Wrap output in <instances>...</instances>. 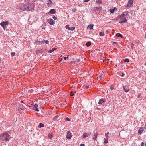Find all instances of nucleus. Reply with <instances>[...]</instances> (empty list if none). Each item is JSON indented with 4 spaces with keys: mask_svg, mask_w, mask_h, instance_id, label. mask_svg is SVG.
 <instances>
[{
    "mask_svg": "<svg viewBox=\"0 0 146 146\" xmlns=\"http://www.w3.org/2000/svg\"><path fill=\"white\" fill-rule=\"evenodd\" d=\"M34 7V5L33 4L29 3L23 5L20 8V10L22 11L25 10L31 11Z\"/></svg>",
    "mask_w": 146,
    "mask_h": 146,
    "instance_id": "1",
    "label": "nucleus"
},
{
    "mask_svg": "<svg viewBox=\"0 0 146 146\" xmlns=\"http://www.w3.org/2000/svg\"><path fill=\"white\" fill-rule=\"evenodd\" d=\"M10 137V135L7 133H4L0 135V140L2 141L6 142L9 140Z\"/></svg>",
    "mask_w": 146,
    "mask_h": 146,
    "instance_id": "2",
    "label": "nucleus"
},
{
    "mask_svg": "<svg viewBox=\"0 0 146 146\" xmlns=\"http://www.w3.org/2000/svg\"><path fill=\"white\" fill-rule=\"evenodd\" d=\"M133 0H129L127 4L125 6L126 8L129 9L131 7L133 6Z\"/></svg>",
    "mask_w": 146,
    "mask_h": 146,
    "instance_id": "3",
    "label": "nucleus"
},
{
    "mask_svg": "<svg viewBox=\"0 0 146 146\" xmlns=\"http://www.w3.org/2000/svg\"><path fill=\"white\" fill-rule=\"evenodd\" d=\"M120 17V20L119 22V23H120L121 24L124 23H126L127 22V20L125 17Z\"/></svg>",
    "mask_w": 146,
    "mask_h": 146,
    "instance_id": "4",
    "label": "nucleus"
},
{
    "mask_svg": "<svg viewBox=\"0 0 146 146\" xmlns=\"http://www.w3.org/2000/svg\"><path fill=\"white\" fill-rule=\"evenodd\" d=\"M8 24V21H5V22H2L0 23V25L1 26L3 27V28H4L5 27V26L7 25Z\"/></svg>",
    "mask_w": 146,
    "mask_h": 146,
    "instance_id": "5",
    "label": "nucleus"
},
{
    "mask_svg": "<svg viewBox=\"0 0 146 146\" xmlns=\"http://www.w3.org/2000/svg\"><path fill=\"white\" fill-rule=\"evenodd\" d=\"M66 138L68 139H71L72 137L71 133L70 131H68L67 132L66 135Z\"/></svg>",
    "mask_w": 146,
    "mask_h": 146,
    "instance_id": "6",
    "label": "nucleus"
},
{
    "mask_svg": "<svg viewBox=\"0 0 146 146\" xmlns=\"http://www.w3.org/2000/svg\"><path fill=\"white\" fill-rule=\"evenodd\" d=\"M47 22L51 25H53L54 23V21L52 19H49L47 20Z\"/></svg>",
    "mask_w": 146,
    "mask_h": 146,
    "instance_id": "7",
    "label": "nucleus"
},
{
    "mask_svg": "<svg viewBox=\"0 0 146 146\" xmlns=\"http://www.w3.org/2000/svg\"><path fill=\"white\" fill-rule=\"evenodd\" d=\"M99 134V133L98 132L95 133L94 135L92 137V138L93 140H96V138Z\"/></svg>",
    "mask_w": 146,
    "mask_h": 146,
    "instance_id": "8",
    "label": "nucleus"
},
{
    "mask_svg": "<svg viewBox=\"0 0 146 146\" xmlns=\"http://www.w3.org/2000/svg\"><path fill=\"white\" fill-rule=\"evenodd\" d=\"M106 101V100L105 99L102 98L100 100L98 104H102L103 103H104Z\"/></svg>",
    "mask_w": 146,
    "mask_h": 146,
    "instance_id": "9",
    "label": "nucleus"
},
{
    "mask_svg": "<svg viewBox=\"0 0 146 146\" xmlns=\"http://www.w3.org/2000/svg\"><path fill=\"white\" fill-rule=\"evenodd\" d=\"M144 128L142 127L140 128L138 130V133L140 134L142 133L144 131Z\"/></svg>",
    "mask_w": 146,
    "mask_h": 146,
    "instance_id": "10",
    "label": "nucleus"
},
{
    "mask_svg": "<svg viewBox=\"0 0 146 146\" xmlns=\"http://www.w3.org/2000/svg\"><path fill=\"white\" fill-rule=\"evenodd\" d=\"M123 89L125 92H128L129 90V88L128 87H126L125 86H123Z\"/></svg>",
    "mask_w": 146,
    "mask_h": 146,
    "instance_id": "11",
    "label": "nucleus"
},
{
    "mask_svg": "<svg viewBox=\"0 0 146 146\" xmlns=\"http://www.w3.org/2000/svg\"><path fill=\"white\" fill-rule=\"evenodd\" d=\"M49 13L51 14H54L56 13V10L55 9H51L50 10Z\"/></svg>",
    "mask_w": 146,
    "mask_h": 146,
    "instance_id": "12",
    "label": "nucleus"
},
{
    "mask_svg": "<svg viewBox=\"0 0 146 146\" xmlns=\"http://www.w3.org/2000/svg\"><path fill=\"white\" fill-rule=\"evenodd\" d=\"M116 36L117 37H120L122 38H123V36L121 34L119 33H117Z\"/></svg>",
    "mask_w": 146,
    "mask_h": 146,
    "instance_id": "13",
    "label": "nucleus"
},
{
    "mask_svg": "<svg viewBox=\"0 0 146 146\" xmlns=\"http://www.w3.org/2000/svg\"><path fill=\"white\" fill-rule=\"evenodd\" d=\"M24 106L23 105H21L18 108V110H19V109H20L22 110L24 109L23 108Z\"/></svg>",
    "mask_w": 146,
    "mask_h": 146,
    "instance_id": "14",
    "label": "nucleus"
},
{
    "mask_svg": "<svg viewBox=\"0 0 146 146\" xmlns=\"http://www.w3.org/2000/svg\"><path fill=\"white\" fill-rule=\"evenodd\" d=\"M126 13L125 14L124 13H123L121 15L120 17H125L127 15V12H126L125 13Z\"/></svg>",
    "mask_w": 146,
    "mask_h": 146,
    "instance_id": "15",
    "label": "nucleus"
},
{
    "mask_svg": "<svg viewBox=\"0 0 146 146\" xmlns=\"http://www.w3.org/2000/svg\"><path fill=\"white\" fill-rule=\"evenodd\" d=\"M57 49L56 48H52V49L48 51V52L49 53H51L53 52L54 50H56Z\"/></svg>",
    "mask_w": 146,
    "mask_h": 146,
    "instance_id": "16",
    "label": "nucleus"
},
{
    "mask_svg": "<svg viewBox=\"0 0 146 146\" xmlns=\"http://www.w3.org/2000/svg\"><path fill=\"white\" fill-rule=\"evenodd\" d=\"M101 0H96V3L98 4H101L102 3Z\"/></svg>",
    "mask_w": 146,
    "mask_h": 146,
    "instance_id": "17",
    "label": "nucleus"
},
{
    "mask_svg": "<svg viewBox=\"0 0 146 146\" xmlns=\"http://www.w3.org/2000/svg\"><path fill=\"white\" fill-rule=\"evenodd\" d=\"M115 9H117V8L115 7H114L113 9H110V12L111 13H113L114 12H115Z\"/></svg>",
    "mask_w": 146,
    "mask_h": 146,
    "instance_id": "18",
    "label": "nucleus"
},
{
    "mask_svg": "<svg viewBox=\"0 0 146 146\" xmlns=\"http://www.w3.org/2000/svg\"><path fill=\"white\" fill-rule=\"evenodd\" d=\"M102 74H101L100 75H99V76L97 78V80H100L102 79Z\"/></svg>",
    "mask_w": 146,
    "mask_h": 146,
    "instance_id": "19",
    "label": "nucleus"
},
{
    "mask_svg": "<svg viewBox=\"0 0 146 146\" xmlns=\"http://www.w3.org/2000/svg\"><path fill=\"white\" fill-rule=\"evenodd\" d=\"M52 2L51 0H48L46 2V3L47 4H52Z\"/></svg>",
    "mask_w": 146,
    "mask_h": 146,
    "instance_id": "20",
    "label": "nucleus"
},
{
    "mask_svg": "<svg viewBox=\"0 0 146 146\" xmlns=\"http://www.w3.org/2000/svg\"><path fill=\"white\" fill-rule=\"evenodd\" d=\"M91 44V43L90 42H88L86 43V45L87 47H89L90 46Z\"/></svg>",
    "mask_w": 146,
    "mask_h": 146,
    "instance_id": "21",
    "label": "nucleus"
},
{
    "mask_svg": "<svg viewBox=\"0 0 146 146\" xmlns=\"http://www.w3.org/2000/svg\"><path fill=\"white\" fill-rule=\"evenodd\" d=\"M93 25L90 24V25H89L88 26V27L90 28V29H93Z\"/></svg>",
    "mask_w": 146,
    "mask_h": 146,
    "instance_id": "22",
    "label": "nucleus"
},
{
    "mask_svg": "<svg viewBox=\"0 0 146 146\" xmlns=\"http://www.w3.org/2000/svg\"><path fill=\"white\" fill-rule=\"evenodd\" d=\"M88 133H85L83 135V138H85L86 137H88L87 134Z\"/></svg>",
    "mask_w": 146,
    "mask_h": 146,
    "instance_id": "23",
    "label": "nucleus"
},
{
    "mask_svg": "<svg viewBox=\"0 0 146 146\" xmlns=\"http://www.w3.org/2000/svg\"><path fill=\"white\" fill-rule=\"evenodd\" d=\"M44 125L42 123H40L38 126V127L39 128H40L41 127H44Z\"/></svg>",
    "mask_w": 146,
    "mask_h": 146,
    "instance_id": "24",
    "label": "nucleus"
},
{
    "mask_svg": "<svg viewBox=\"0 0 146 146\" xmlns=\"http://www.w3.org/2000/svg\"><path fill=\"white\" fill-rule=\"evenodd\" d=\"M35 42L37 44H40V43H42L41 42H40V41H38V40H35Z\"/></svg>",
    "mask_w": 146,
    "mask_h": 146,
    "instance_id": "25",
    "label": "nucleus"
},
{
    "mask_svg": "<svg viewBox=\"0 0 146 146\" xmlns=\"http://www.w3.org/2000/svg\"><path fill=\"white\" fill-rule=\"evenodd\" d=\"M38 106V104H35L33 106V108L36 109L37 108Z\"/></svg>",
    "mask_w": 146,
    "mask_h": 146,
    "instance_id": "26",
    "label": "nucleus"
},
{
    "mask_svg": "<svg viewBox=\"0 0 146 146\" xmlns=\"http://www.w3.org/2000/svg\"><path fill=\"white\" fill-rule=\"evenodd\" d=\"M59 117V116L58 115L56 116L53 117V119L54 120H56Z\"/></svg>",
    "mask_w": 146,
    "mask_h": 146,
    "instance_id": "27",
    "label": "nucleus"
},
{
    "mask_svg": "<svg viewBox=\"0 0 146 146\" xmlns=\"http://www.w3.org/2000/svg\"><path fill=\"white\" fill-rule=\"evenodd\" d=\"M99 35L101 36H103L104 35V34L103 32H100Z\"/></svg>",
    "mask_w": 146,
    "mask_h": 146,
    "instance_id": "28",
    "label": "nucleus"
},
{
    "mask_svg": "<svg viewBox=\"0 0 146 146\" xmlns=\"http://www.w3.org/2000/svg\"><path fill=\"white\" fill-rule=\"evenodd\" d=\"M131 49L133 50V46H134V44H133V43H131Z\"/></svg>",
    "mask_w": 146,
    "mask_h": 146,
    "instance_id": "29",
    "label": "nucleus"
},
{
    "mask_svg": "<svg viewBox=\"0 0 146 146\" xmlns=\"http://www.w3.org/2000/svg\"><path fill=\"white\" fill-rule=\"evenodd\" d=\"M109 133V132H108L105 134V136L106 137V139L108 138V135Z\"/></svg>",
    "mask_w": 146,
    "mask_h": 146,
    "instance_id": "30",
    "label": "nucleus"
},
{
    "mask_svg": "<svg viewBox=\"0 0 146 146\" xmlns=\"http://www.w3.org/2000/svg\"><path fill=\"white\" fill-rule=\"evenodd\" d=\"M124 61L125 62H129V59H127V58H126V59H125V60H124Z\"/></svg>",
    "mask_w": 146,
    "mask_h": 146,
    "instance_id": "31",
    "label": "nucleus"
},
{
    "mask_svg": "<svg viewBox=\"0 0 146 146\" xmlns=\"http://www.w3.org/2000/svg\"><path fill=\"white\" fill-rule=\"evenodd\" d=\"M65 28L68 30L70 29V27H69V25H66Z\"/></svg>",
    "mask_w": 146,
    "mask_h": 146,
    "instance_id": "32",
    "label": "nucleus"
},
{
    "mask_svg": "<svg viewBox=\"0 0 146 146\" xmlns=\"http://www.w3.org/2000/svg\"><path fill=\"white\" fill-rule=\"evenodd\" d=\"M75 29V27H72L71 28L70 27V29L69 30L72 31L74 30Z\"/></svg>",
    "mask_w": 146,
    "mask_h": 146,
    "instance_id": "33",
    "label": "nucleus"
},
{
    "mask_svg": "<svg viewBox=\"0 0 146 146\" xmlns=\"http://www.w3.org/2000/svg\"><path fill=\"white\" fill-rule=\"evenodd\" d=\"M53 135L52 134H51L48 135V137L50 138L51 139L53 137Z\"/></svg>",
    "mask_w": 146,
    "mask_h": 146,
    "instance_id": "34",
    "label": "nucleus"
},
{
    "mask_svg": "<svg viewBox=\"0 0 146 146\" xmlns=\"http://www.w3.org/2000/svg\"><path fill=\"white\" fill-rule=\"evenodd\" d=\"M108 138H107L104 141V143L106 144L108 142Z\"/></svg>",
    "mask_w": 146,
    "mask_h": 146,
    "instance_id": "35",
    "label": "nucleus"
},
{
    "mask_svg": "<svg viewBox=\"0 0 146 146\" xmlns=\"http://www.w3.org/2000/svg\"><path fill=\"white\" fill-rule=\"evenodd\" d=\"M44 42L46 44H48L49 43V41L48 40H44Z\"/></svg>",
    "mask_w": 146,
    "mask_h": 146,
    "instance_id": "36",
    "label": "nucleus"
},
{
    "mask_svg": "<svg viewBox=\"0 0 146 146\" xmlns=\"http://www.w3.org/2000/svg\"><path fill=\"white\" fill-rule=\"evenodd\" d=\"M89 88L88 86H84V89H87Z\"/></svg>",
    "mask_w": 146,
    "mask_h": 146,
    "instance_id": "37",
    "label": "nucleus"
},
{
    "mask_svg": "<svg viewBox=\"0 0 146 146\" xmlns=\"http://www.w3.org/2000/svg\"><path fill=\"white\" fill-rule=\"evenodd\" d=\"M15 55V54L14 52H12L11 53V55L12 56H13Z\"/></svg>",
    "mask_w": 146,
    "mask_h": 146,
    "instance_id": "38",
    "label": "nucleus"
},
{
    "mask_svg": "<svg viewBox=\"0 0 146 146\" xmlns=\"http://www.w3.org/2000/svg\"><path fill=\"white\" fill-rule=\"evenodd\" d=\"M52 18L55 20L57 19V18L54 16H53Z\"/></svg>",
    "mask_w": 146,
    "mask_h": 146,
    "instance_id": "39",
    "label": "nucleus"
},
{
    "mask_svg": "<svg viewBox=\"0 0 146 146\" xmlns=\"http://www.w3.org/2000/svg\"><path fill=\"white\" fill-rule=\"evenodd\" d=\"M74 95V94L72 92H70V95L71 96H73Z\"/></svg>",
    "mask_w": 146,
    "mask_h": 146,
    "instance_id": "40",
    "label": "nucleus"
},
{
    "mask_svg": "<svg viewBox=\"0 0 146 146\" xmlns=\"http://www.w3.org/2000/svg\"><path fill=\"white\" fill-rule=\"evenodd\" d=\"M110 89L111 90H113L114 89V87L112 85H111L110 86Z\"/></svg>",
    "mask_w": 146,
    "mask_h": 146,
    "instance_id": "41",
    "label": "nucleus"
},
{
    "mask_svg": "<svg viewBox=\"0 0 146 146\" xmlns=\"http://www.w3.org/2000/svg\"><path fill=\"white\" fill-rule=\"evenodd\" d=\"M65 120H67L68 121H70V120L68 117H66V118Z\"/></svg>",
    "mask_w": 146,
    "mask_h": 146,
    "instance_id": "42",
    "label": "nucleus"
},
{
    "mask_svg": "<svg viewBox=\"0 0 146 146\" xmlns=\"http://www.w3.org/2000/svg\"><path fill=\"white\" fill-rule=\"evenodd\" d=\"M141 146H144V143L143 142H142L141 143Z\"/></svg>",
    "mask_w": 146,
    "mask_h": 146,
    "instance_id": "43",
    "label": "nucleus"
},
{
    "mask_svg": "<svg viewBox=\"0 0 146 146\" xmlns=\"http://www.w3.org/2000/svg\"><path fill=\"white\" fill-rule=\"evenodd\" d=\"M90 0H84V2H88Z\"/></svg>",
    "mask_w": 146,
    "mask_h": 146,
    "instance_id": "44",
    "label": "nucleus"
},
{
    "mask_svg": "<svg viewBox=\"0 0 146 146\" xmlns=\"http://www.w3.org/2000/svg\"><path fill=\"white\" fill-rule=\"evenodd\" d=\"M35 111H39V110H38V109L37 108L35 109Z\"/></svg>",
    "mask_w": 146,
    "mask_h": 146,
    "instance_id": "45",
    "label": "nucleus"
},
{
    "mask_svg": "<svg viewBox=\"0 0 146 146\" xmlns=\"http://www.w3.org/2000/svg\"><path fill=\"white\" fill-rule=\"evenodd\" d=\"M68 58V57H64V59L65 60H66L67 58Z\"/></svg>",
    "mask_w": 146,
    "mask_h": 146,
    "instance_id": "46",
    "label": "nucleus"
},
{
    "mask_svg": "<svg viewBox=\"0 0 146 146\" xmlns=\"http://www.w3.org/2000/svg\"><path fill=\"white\" fill-rule=\"evenodd\" d=\"M80 59H77L76 60V62H79V61H80Z\"/></svg>",
    "mask_w": 146,
    "mask_h": 146,
    "instance_id": "47",
    "label": "nucleus"
},
{
    "mask_svg": "<svg viewBox=\"0 0 146 146\" xmlns=\"http://www.w3.org/2000/svg\"><path fill=\"white\" fill-rule=\"evenodd\" d=\"M124 75H125L124 73H122V75H121V77H124Z\"/></svg>",
    "mask_w": 146,
    "mask_h": 146,
    "instance_id": "48",
    "label": "nucleus"
},
{
    "mask_svg": "<svg viewBox=\"0 0 146 146\" xmlns=\"http://www.w3.org/2000/svg\"><path fill=\"white\" fill-rule=\"evenodd\" d=\"M80 146H85L84 144H81L80 145Z\"/></svg>",
    "mask_w": 146,
    "mask_h": 146,
    "instance_id": "49",
    "label": "nucleus"
},
{
    "mask_svg": "<svg viewBox=\"0 0 146 146\" xmlns=\"http://www.w3.org/2000/svg\"><path fill=\"white\" fill-rule=\"evenodd\" d=\"M140 96H141V94H139L137 96V98H139L140 97Z\"/></svg>",
    "mask_w": 146,
    "mask_h": 146,
    "instance_id": "50",
    "label": "nucleus"
},
{
    "mask_svg": "<svg viewBox=\"0 0 146 146\" xmlns=\"http://www.w3.org/2000/svg\"><path fill=\"white\" fill-rule=\"evenodd\" d=\"M95 9H99L97 7H95Z\"/></svg>",
    "mask_w": 146,
    "mask_h": 146,
    "instance_id": "51",
    "label": "nucleus"
},
{
    "mask_svg": "<svg viewBox=\"0 0 146 146\" xmlns=\"http://www.w3.org/2000/svg\"><path fill=\"white\" fill-rule=\"evenodd\" d=\"M113 44H116V45H117V42H113Z\"/></svg>",
    "mask_w": 146,
    "mask_h": 146,
    "instance_id": "52",
    "label": "nucleus"
},
{
    "mask_svg": "<svg viewBox=\"0 0 146 146\" xmlns=\"http://www.w3.org/2000/svg\"><path fill=\"white\" fill-rule=\"evenodd\" d=\"M106 32L107 33H108V30H107L106 31Z\"/></svg>",
    "mask_w": 146,
    "mask_h": 146,
    "instance_id": "53",
    "label": "nucleus"
},
{
    "mask_svg": "<svg viewBox=\"0 0 146 146\" xmlns=\"http://www.w3.org/2000/svg\"><path fill=\"white\" fill-rule=\"evenodd\" d=\"M21 103H23V101H22H22H21Z\"/></svg>",
    "mask_w": 146,
    "mask_h": 146,
    "instance_id": "54",
    "label": "nucleus"
},
{
    "mask_svg": "<svg viewBox=\"0 0 146 146\" xmlns=\"http://www.w3.org/2000/svg\"><path fill=\"white\" fill-rule=\"evenodd\" d=\"M1 58H0V62H1Z\"/></svg>",
    "mask_w": 146,
    "mask_h": 146,
    "instance_id": "55",
    "label": "nucleus"
},
{
    "mask_svg": "<svg viewBox=\"0 0 146 146\" xmlns=\"http://www.w3.org/2000/svg\"><path fill=\"white\" fill-rule=\"evenodd\" d=\"M145 37L146 38V35H145Z\"/></svg>",
    "mask_w": 146,
    "mask_h": 146,
    "instance_id": "56",
    "label": "nucleus"
},
{
    "mask_svg": "<svg viewBox=\"0 0 146 146\" xmlns=\"http://www.w3.org/2000/svg\"><path fill=\"white\" fill-rule=\"evenodd\" d=\"M79 69L78 68V71H79V70H79Z\"/></svg>",
    "mask_w": 146,
    "mask_h": 146,
    "instance_id": "57",
    "label": "nucleus"
},
{
    "mask_svg": "<svg viewBox=\"0 0 146 146\" xmlns=\"http://www.w3.org/2000/svg\"><path fill=\"white\" fill-rule=\"evenodd\" d=\"M145 146H146V143H145Z\"/></svg>",
    "mask_w": 146,
    "mask_h": 146,
    "instance_id": "58",
    "label": "nucleus"
},
{
    "mask_svg": "<svg viewBox=\"0 0 146 146\" xmlns=\"http://www.w3.org/2000/svg\"><path fill=\"white\" fill-rule=\"evenodd\" d=\"M117 9H115V11L117 10Z\"/></svg>",
    "mask_w": 146,
    "mask_h": 146,
    "instance_id": "59",
    "label": "nucleus"
},
{
    "mask_svg": "<svg viewBox=\"0 0 146 146\" xmlns=\"http://www.w3.org/2000/svg\"><path fill=\"white\" fill-rule=\"evenodd\" d=\"M62 60V59H61V60Z\"/></svg>",
    "mask_w": 146,
    "mask_h": 146,
    "instance_id": "60",
    "label": "nucleus"
},
{
    "mask_svg": "<svg viewBox=\"0 0 146 146\" xmlns=\"http://www.w3.org/2000/svg\"><path fill=\"white\" fill-rule=\"evenodd\" d=\"M145 90H146V89Z\"/></svg>",
    "mask_w": 146,
    "mask_h": 146,
    "instance_id": "61",
    "label": "nucleus"
}]
</instances>
